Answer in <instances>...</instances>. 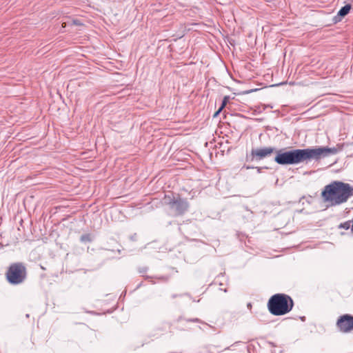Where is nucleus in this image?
Segmentation results:
<instances>
[{"mask_svg": "<svg viewBox=\"0 0 353 353\" xmlns=\"http://www.w3.org/2000/svg\"><path fill=\"white\" fill-rule=\"evenodd\" d=\"M274 161L279 165L296 164L309 159L318 160L331 154H335L337 149L335 148L320 147L316 148L295 149L283 152L279 150L276 152Z\"/></svg>", "mask_w": 353, "mask_h": 353, "instance_id": "f257e3e1", "label": "nucleus"}, {"mask_svg": "<svg viewBox=\"0 0 353 353\" xmlns=\"http://www.w3.org/2000/svg\"><path fill=\"white\" fill-rule=\"evenodd\" d=\"M352 195L353 188L341 181H333L325 185L321 193L324 201L330 203L332 205L345 203Z\"/></svg>", "mask_w": 353, "mask_h": 353, "instance_id": "f03ea898", "label": "nucleus"}, {"mask_svg": "<svg viewBox=\"0 0 353 353\" xmlns=\"http://www.w3.org/2000/svg\"><path fill=\"white\" fill-rule=\"evenodd\" d=\"M294 302L285 294H276L270 297L268 303L270 312L275 316L284 315L292 310Z\"/></svg>", "mask_w": 353, "mask_h": 353, "instance_id": "7ed1b4c3", "label": "nucleus"}, {"mask_svg": "<svg viewBox=\"0 0 353 353\" xmlns=\"http://www.w3.org/2000/svg\"><path fill=\"white\" fill-rule=\"evenodd\" d=\"M27 275L26 268L23 263H12L6 273V276L8 281L13 285H17L23 283Z\"/></svg>", "mask_w": 353, "mask_h": 353, "instance_id": "20e7f679", "label": "nucleus"}, {"mask_svg": "<svg viewBox=\"0 0 353 353\" xmlns=\"http://www.w3.org/2000/svg\"><path fill=\"white\" fill-rule=\"evenodd\" d=\"M164 202L166 205H169L170 208L174 212V215L181 216L185 213L190 207L189 203L185 199L180 197H171L165 195Z\"/></svg>", "mask_w": 353, "mask_h": 353, "instance_id": "39448f33", "label": "nucleus"}, {"mask_svg": "<svg viewBox=\"0 0 353 353\" xmlns=\"http://www.w3.org/2000/svg\"><path fill=\"white\" fill-rule=\"evenodd\" d=\"M274 152H276V149L273 147L252 149L251 150L250 154L247 156L246 161H259L266 157H270Z\"/></svg>", "mask_w": 353, "mask_h": 353, "instance_id": "423d86ee", "label": "nucleus"}, {"mask_svg": "<svg viewBox=\"0 0 353 353\" xmlns=\"http://www.w3.org/2000/svg\"><path fill=\"white\" fill-rule=\"evenodd\" d=\"M336 325L341 331H351L353 330V316L343 314L337 320Z\"/></svg>", "mask_w": 353, "mask_h": 353, "instance_id": "0eeeda50", "label": "nucleus"}, {"mask_svg": "<svg viewBox=\"0 0 353 353\" xmlns=\"http://www.w3.org/2000/svg\"><path fill=\"white\" fill-rule=\"evenodd\" d=\"M350 9H351L350 5L347 4V5L344 6L338 12L337 16L341 17H345V15H347L349 13Z\"/></svg>", "mask_w": 353, "mask_h": 353, "instance_id": "6e6552de", "label": "nucleus"}, {"mask_svg": "<svg viewBox=\"0 0 353 353\" xmlns=\"http://www.w3.org/2000/svg\"><path fill=\"white\" fill-rule=\"evenodd\" d=\"M80 240L83 243L91 242L92 241V237L90 234H85L81 236Z\"/></svg>", "mask_w": 353, "mask_h": 353, "instance_id": "1a4fd4ad", "label": "nucleus"}, {"mask_svg": "<svg viewBox=\"0 0 353 353\" xmlns=\"http://www.w3.org/2000/svg\"><path fill=\"white\" fill-rule=\"evenodd\" d=\"M351 221H345L344 223H341L339 225V228H343V229H345V230H348L351 225Z\"/></svg>", "mask_w": 353, "mask_h": 353, "instance_id": "9d476101", "label": "nucleus"}, {"mask_svg": "<svg viewBox=\"0 0 353 353\" xmlns=\"http://www.w3.org/2000/svg\"><path fill=\"white\" fill-rule=\"evenodd\" d=\"M230 101V97L229 96H225L223 99V101H222V103H221V110H223L225 106L227 105V103L229 102Z\"/></svg>", "mask_w": 353, "mask_h": 353, "instance_id": "9b49d317", "label": "nucleus"}, {"mask_svg": "<svg viewBox=\"0 0 353 353\" xmlns=\"http://www.w3.org/2000/svg\"><path fill=\"white\" fill-rule=\"evenodd\" d=\"M201 325H202V326L198 325V327H199V329L203 330H206V329H207V326H208V325H207V324H205V323H201Z\"/></svg>", "mask_w": 353, "mask_h": 353, "instance_id": "f8f14e48", "label": "nucleus"}, {"mask_svg": "<svg viewBox=\"0 0 353 353\" xmlns=\"http://www.w3.org/2000/svg\"><path fill=\"white\" fill-rule=\"evenodd\" d=\"M222 110H221V108H219V109L214 113V117H216L221 111Z\"/></svg>", "mask_w": 353, "mask_h": 353, "instance_id": "ddd939ff", "label": "nucleus"}, {"mask_svg": "<svg viewBox=\"0 0 353 353\" xmlns=\"http://www.w3.org/2000/svg\"><path fill=\"white\" fill-rule=\"evenodd\" d=\"M256 168L257 169V172H261V169H262L261 168H260V167H256Z\"/></svg>", "mask_w": 353, "mask_h": 353, "instance_id": "4468645a", "label": "nucleus"}, {"mask_svg": "<svg viewBox=\"0 0 353 353\" xmlns=\"http://www.w3.org/2000/svg\"><path fill=\"white\" fill-rule=\"evenodd\" d=\"M251 168H254V167H250V166H246V169H251Z\"/></svg>", "mask_w": 353, "mask_h": 353, "instance_id": "2eb2a0df", "label": "nucleus"}, {"mask_svg": "<svg viewBox=\"0 0 353 353\" xmlns=\"http://www.w3.org/2000/svg\"><path fill=\"white\" fill-rule=\"evenodd\" d=\"M74 23L76 24V25H79V24L77 21H74Z\"/></svg>", "mask_w": 353, "mask_h": 353, "instance_id": "dca6fc26", "label": "nucleus"}]
</instances>
